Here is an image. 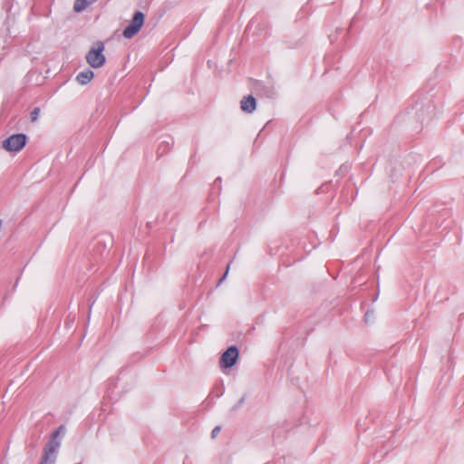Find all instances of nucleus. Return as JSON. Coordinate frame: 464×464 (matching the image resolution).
<instances>
[{"mask_svg":"<svg viewBox=\"0 0 464 464\" xmlns=\"http://www.w3.org/2000/svg\"><path fill=\"white\" fill-rule=\"evenodd\" d=\"M145 15L142 12L137 11L134 13L130 23L123 30L122 35L130 39L137 34L144 24Z\"/></svg>","mask_w":464,"mask_h":464,"instance_id":"3","label":"nucleus"},{"mask_svg":"<svg viewBox=\"0 0 464 464\" xmlns=\"http://www.w3.org/2000/svg\"><path fill=\"white\" fill-rule=\"evenodd\" d=\"M26 135L23 133L13 134L4 140L3 147L8 151H20L26 144Z\"/></svg>","mask_w":464,"mask_h":464,"instance_id":"4","label":"nucleus"},{"mask_svg":"<svg viewBox=\"0 0 464 464\" xmlns=\"http://www.w3.org/2000/svg\"><path fill=\"white\" fill-rule=\"evenodd\" d=\"M229 267H230V264L227 265L226 273H225L224 276L219 280V283H221L225 279V277L227 276V275L228 273V270H229Z\"/></svg>","mask_w":464,"mask_h":464,"instance_id":"12","label":"nucleus"},{"mask_svg":"<svg viewBox=\"0 0 464 464\" xmlns=\"http://www.w3.org/2000/svg\"><path fill=\"white\" fill-rule=\"evenodd\" d=\"M92 3H94L92 0H75L73 5V10L77 13H81Z\"/></svg>","mask_w":464,"mask_h":464,"instance_id":"8","label":"nucleus"},{"mask_svg":"<svg viewBox=\"0 0 464 464\" xmlns=\"http://www.w3.org/2000/svg\"><path fill=\"white\" fill-rule=\"evenodd\" d=\"M104 44L99 41L95 43L86 54V62L92 68H101L104 65L106 58L103 54Z\"/></svg>","mask_w":464,"mask_h":464,"instance_id":"2","label":"nucleus"},{"mask_svg":"<svg viewBox=\"0 0 464 464\" xmlns=\"http://www.w3.org/2000/svg\"><path fill=\"white\" fill-rule=\"evenodd\" d=\"M93 76L94 73L92 70H85L78 73V75L76 76V80L80 84L84 85L90 82L92 80Z\"/></svg>","mask_w":464,"mask_h":464,"instance_id":"7","label":"nucleus"},{"mask_svg":"<svg viewBox=\"0 0 464 464\" xmlns=\"http://www.w3.org/2000/svg\"><path fill=\"white\" fill-rule=\"evenodd\" d=\"M219 431H220V427L219 426L215 427L211 432V437L216 438L218 436V434L219 433Z\"/></svg>","mask_w":464,"mask_h":464,"instance_id":"10","label":"nucleus"},{"mask_svg":"<svg viewBox=\"0 0 464 464\" xmlns=\"http://www.w3.org/2000/svg\"><path fill=\"white\" fill-rule=\"evenodd\" d=\"M39 113H40V109L38 107L34 108L32 111V112H31V121L33 122L37 121Z\"/></svg>","mask_w":464,"mask_h":464,"instance_id":"9","label":"nucleus"},{"mask_svg":"<svg viewBox=\"0 0 464 464\" xmlns=\"http://www.w3.org/2000/svg\"><path fill=\"white\" fill-rule=\"evenodd\" d=\"M256 107V101L252 95L245 96L240 102V108L246 113H252Z\"/></svg>","mask_w":464,"mask_h":464,"instance_id":"6","label":"nucleus"},{"mask_svg":"<svg viewBox=\"0 0 464 464\" xmlns=\"http://www.w3.org/2000/svg\"><path fill=\"white\" fill-rule=\"evenodd\" d=\"M238 358V350L236 346H230L220 358V366L230 368L235 365Z\"/></svg>","mask_w":464,"mask_h":464,"instance_id":"5","label":"nucleus"},{"mask_svg":"<svg viewBox=\"0 0 464 464\" xmlns=\"http://www.w3.org/2000/svg\"><path fill=\"white\" fill-rule=\"evenodd\" d=\"M64 430V426L61 425L52 436L50 441L46 444L44 450V455L40 464H54L56 459V453L60 447V442L57 440V437Z\"/></svg>","mask_w":464,"mask_h":464,"instance_id":"1","label":"nucleus"},{"mask_svg":"<svg viewBox=\"0 0 464 464\" xmlns=\"http://www.w3.org/2000/svg\"><path fill=\"white\" fill-rule=\"evenodd\" d=\"M372 315H373V313H372V312H369V311H368V312H366V313H365V314H364V319H365V321H366V322H368V321L371 319V317H372Z\"/></svg>","mask_w":464,"mask_h":464,"instance_id":"11","label":"nucleus"}]
</instances>
